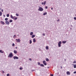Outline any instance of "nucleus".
Returning <instances> with one entry per match:
<instances>
[{
  "label": "nucleus",
  "instance_id": "09e8293b",
  "mask_svg": "<svg viewBox=\"0 0 76 76\" xmlns=\"http://www.w3.org/2000/svg\"><path fill=\"white\" fill-rule=\"evenodd\" d=\"M3 16H4V17H5V15H3Z\"/></svg>",
  "mask_w": 76,
  "mask_h": 76
},
{
  "label": "nucleus",
  "instance_id": "2f4dec72",
  "mask_svg": "<svg viewBox=\"0 0 76 76\" xmlns=\"http://www.w3.org/2000/svg\"><path fill=\"white\" fill-rule=\"evenodd\" d=\"M22 69H23V68H22V67H20V70H22Z\"/></svg>",
  "mask_w": 76,
  "mask_h": 76
},
{
  "label": "nucleus",
  "instance_id": "c756f323",
  "mask_svg": "<svg viewBox=\"0 0 76 76\" xmlns=\"http://www.w3.org/2000/svg\"><path fill=\"white\" fill-rule=\"evenodd\" d=\"M15 45V44L13 43L12 44V46H13V47H14Z\"/></svg>",
  "mask_w": 76,
  "mask_h": 76
},
{
  "label": "nucleus",
  "instance_id": "f03ea898",
  "mask_svg": "<svg viewBox=\"0 0 76 76\" xmlns=\"http://www.w3.org/2000/svg\"><path fill=\"white\" fill-rule=\"evenodd\" d=\"M8 57H10V58H12L13 57V54H12V53H10Z\"/></svg>",
  "mask_w": 76,
  "mask_h": 76
},
{
  "label": "nucleus",
  "instance_id": "864d4df0",
  "mask_svg": "<svg viewBox=\"0 0 76 76\" xmlns=\"http://www.w3.org/2000/svg\"><path fill=\"white\" fill-rule=\"evenodd\" d=\"M58 74H59V73L58 72Z\"/></svg>",
  "mask_w": 76,
  "mask_h": 76
},
{
  "label": "nucleus",
  "instance_id": "39448f33",
  "mask_svg": "<svg viewBox=\"0 0 76 76\" xmlns=\"http://www.w3.org/2000/svg\"><path fill=\"white\" fill-rule=\"evenodd\" d=\"M13 58L14 60L15 59H19V58L16 56H14Z\"/></svg>",
  "mask_w": 76,
  "mask_h": 76
},
{
  "label": "nucleus",
  "instance_id": "6e6552de",
  "mask_svg": "<svg viewBox=\"0 0 76 76\" xmlns=\"http://www.w3.org/2000/svg\"><path fill=\"white\" fill-rule=\"evenodd\" d=\"M45 4H46V1H45L44 3V2H42V5H43L44 4V5H45Z\"/></svg>",
  "mask_w": 76,
  "mask_h": 76
},
{
  "label": "nucleus",
  "instance_id": "49530a36",
  "mask_svg": "<svg viewBox=\"0 0 76 76\" xmlns=\"http://www.w3.org/2000/svg\"><path fill=\"white\" fill-rule=\"evenodd\" d=\"M32 72H33V71H35V70H32Z\"/></svg>",
  "mask_w": 76,
  "mask_h": 76
},
{
  "label": "nucleus",
  "instance_id": "bb28decb",
  "mask_svg": "<svg viewBox=\"0 0 76 76\" xmlns=\"http://www.w3.org/2000/svg\"><path fill=\"white\" fill-rule=\"evenodd\" d=\"M18 19V18L17 17H16L14 18V20H17Z\"/></svg>",
  "mask_w": 76,
  "mask_h": 76
},
{
  "label": "nucleus",
  "instance_id": "5701e85b",
  "mask_svg": "<svg viewBox=\"0 0 76 76\" xmlns=\"http://www.w3.org/2000/svg\"><path fill=\"white\" fill-rule=\"evenodd\" d=\"M46 50H48V46H46Z\"/></svg>",
  "mask_w": 76,
  "mask_h": 76
},
{
  "label": "nucleus",
  "instance_id": "412c9836",
  "mask_svg": "<svg viewBox=\"0 0 76 76\" xmlns=\"http://www.w3.org/2000/svg\"><path fill=\"white\" fill-rule=\"evenodd\" d=\"M12 22H13V20H10V23Z\"/></svg>",
  "mask_w": 76,
  "mask_h": 76
},
{
  "label": "nucleus",
  "instance_id": "a19ab883",
  "mask_svg": "<svg viewBox=\"0 0 76 76\" xmlns=\"http://www.w3.org/2000/svg\"><path fill=\"white\" fill-rule=\"evenodd\" d=\"M73 73H74V74H76V71L74 72H73Z\"/></svg>",
  "mask_w": 76,
  "mask_h": 76
},
{
  "label": "nucleus",
  "instance_id": "3c124183",
  "mask_svg": "<svg viewBox=\"0 0 76 76\" xmlns=\"http://www.w3.org/2000/svg\"><path fill=\"white\" fill-rule=\"evenodd\" d=\"M64 61H66V59H64Z\"/></svg>",
  "mask_w": 76,
  "mask_h": 76
},
{
  "label": "nucleus",
  "instance_id": "4468645a",
  "mask_svg": "<svg viewBox=\"0 0 76 76\" xmlns=\"http://www.w3.org/2000/svg\"><path fill=\"white\" fill-rule=\"evenodd\" d=\"M14 54H17V51L15 50H14Z\"/></svg>",
  "mask_w": 76,
  "mask_h": 76
},
{
  "label": "nucleus",
  "instance_id": "4d7b16f0",
  "mask_svg": "<svg viewBox=\"0 0 76 76\" xmlns=\"http://www.w3.org/2000/svg\"><path fill=\"white\" fill-rule=\"evenodd\" d=\"M0 10H1V9H0Z\"/></svg>",
  "mask_w": 76,
  "mask_h": 76
},
{
  "label": "nucleus",
  "instance_id": "2eb2a0df",
  "mask_svg": "<svg viewBox=\"0 0 76 76\" xmlns=\"http://www.w3.org/2000/svg\"><path fill=\"white\" fill-rule=\"evenodd\" d=\"M35 37V35H32V36H31V38H34Z\"/></svg>",
  "mask_w": 76,
  "mask_h": 76
},
{
  "label": "nucleus",
  "instance_id": "dca6fc26",
  "mask_svg": "<svg viewBox=\"0 0 76 76\" xmlns=\"http://www.w3.org/2000/svg\"><path fill=\"white\" fill-rule=\"evenodd\" d=\"M47 12H45L44 13H43V15L44 16H45V15H47Z\"/></svg>",
  "mask_w": 76,
  "mask_h": 76
},
{
  "label": "nucleus",
  "instance_id": "cd10ccee",
  "mask_svg": "<svg viewBox=\"0 0 76 76\" xmlns=\"http://www.w3.org/2000/svg\"><path fill=\"white\" fill-rule=\"evenodd\" d=\"M73 63L75 64L76 63V61H75L73 62Z\"/></svg>",
  "mask_w": 76,
  "mask_h": 76
},
{
  "label": "nucleus",
  "instance_id": "473e14b6",
  "mask_svg": "<svg viewBox=\"0 0 76 76\" xmlns=\"http://www.w3.org/2000/svg\"><path fill=\"white\" fill-rule=\"evenodd\" d=\"M10 16H11V18H12H12H13V16L12 15H10Z\"/></svg>",
  "mask_w": 76,
  "mask_h": 76
},
{
  "label": "nucleus",
  "instance_id": "0eeeda50",
  "mask_svg": "<svg viewBox=\"0 0 76 76\" xmlns=\"http://www.w3.org/2000/svg\"><path fill=\"white\" fill-rule=\"evenodd\" d=\"M43 63L44 64L45 66H46L47 65V63H46V61H43Z\"/></svg>",
  "mask_w": 76,
  "mask_h": 76
},
{
  "label": "nucleus",
  "instance_id": "f8f14e48",
  "mask_svg": "<svg viewBox=\"0 0 76 76\" xmlns=\"http://www.w3.org/2000/svg\"><path fill=\"white\" fill-rule=\"evenodd\" d=\"M33 42H36V39H35V38L33 39Z\"/></svg>",
  "mask_w": 76,
  "mask_h": 76
},
{
  "label": "nucleus",
  "instance_id": "a18cd8bd",
  "mask_svg": "<svg viewBox=\"0 0 76 76\" xmlns=\"http://www.w3.org/2000/svg\"><path fill=\"white\" fill-rule=\"evenodd\" d=\"M1 12H3V10H1Z\"/></svg>",
  "mask_w": 76,
  "mask_h": 76
},
{
  "label": "nucleus",
  "instance_id": "aec40b11",
  "mask_svg": "<svg viewBox=\"0 0 76 76\" xmlns=\"http://www.w3.org/2000/svg\"><path fill=\"white\" fill-rule=\"evenodd\" d=\"M40 66H41V67H44V65L43 64H40Z\"/></svg>",
  "mask_w": 76,
  "mask_h": 76
},
{
  "label": "nucleus",
  "instance_id": "9b49d317",
  "mask_svg": "<svg viewBox=\"0 0 76 76\" xmlns=\"http://www.w3.org/2000/svg\"><path fill=\"white\" fill-rule=\"evenodd\" d=\"M0 53H2V54L4 53V52H3V51H2V50H0Z\"/></svg>",
  "mask_w": 76,
  "mask_h": 76
},
{
  "label": "nucleus",
  "instance_id": "6e6d98bb",
  "mask_svg": "<svg viewBox=\"0 0 76 76\" xmlns=\"http://www.w3.org/2000/svg\"><path fill=\"white\" fill-rule=\"evenodd\" d=\"M75 16H76V15H75Z\"/></svg>",
  "mask_w": 76,
  "mask_h": 76
},
{
  "label": "nucleus",
  "instance_id": "de8ad7c7",
  "mask_svg": "<svg viewBox=\"0 0 76 76\" xmlns=\"http://www.w3.org/2000/svg\"><path fill=\"white\" fill-rule=\"evenodd\" d=\"M51 10H53V7H52L51 8Z\"/></svg>",
  "mask_w": 76,
  "mask_h": 76
},
{
  "label": "nucleus",
  "instance_id": "9d476101",
  "mask_svg": "<svg viewBox=\"0 0 76 76\" xmlns=\"http://www.w3.org/2000/svg\"><path fill=\"white\" fill-rule=\"evenodd\" d=\"M1 23L2 25H4V22L3 21H1Z\"/></svg>",
  "mask_w": 76,
  "mask_h": 76
},
{
  "label": "nucleus",
  "instance_id": "4c0bfd02",
  "mask_svg": "<svg viewBox=\"0 0 76 76\" xmlns=\"http://www.w3.org/2000/svg\"><path fill=\"white\" fill-rule=\"evenodd\" d=\"M50 76H53L54 75L53 74H50Z\"/></svg>",
  "mask_w": 76,
  "mask_h": 76
},
{
  "label": "nucleus",
  "instance_id": "603ef678",
  "mask_svg": "<svg viewBox=\"0 0 76 76\" xmlns=\"http://www.w3.org/2000/svg\"><path fill=\"white\" fill-rule=\"evenodd\" d=\"M17 47H16V48H15L16 49H17Z\"/></svg>",
  "mask_w": 76,
  "mask_h": 76
},
{
  "label": "nucleus",
  "instance_id": "393cba45",
  "mask_svg": "<svg viewBox=\"0 0 76 76\" xmlns=\"http://www.w3.org/2000/svg\"><path fill=\"white\" fill-rule=\"evenodd\" d=\"M5 20H8V18H6L5 19Z\"/></svg>",
  "mask_w": 76,
  "mask_h": 76
},
{
  "label": "nucleus",
  "instance_id": "a211bd4d",
  "mask_svg": "<svg viewBox=\"0 0 76 76\" xmlns=\"http://www.w3.org/2000/svg\"><path fill=\"white\" fill-rule=\"evenodd\" d=\"M33 32H31L30 34V35L31 36V35H33Z\"/></svg>",
  "mask_w": 76,
  "mask_h": 76
},
{
  "label": "nucleus",
  "instance_id": "f704fd0d",
  "mask_svg": "<svg viewBox=\"0 0 76 76\" xmlns=\"http://www.w3.org/2000/svg\"><path fill=\"white\" fill-rule=\"evenodd\" d=\"M15 37H16V35H14L13 36L14 38H15Z\"/></svg>",
  "mask_w": 76,
  "mask_h": 76
},
{
  "label": "nucleus",
  "instance_id": "e433bc0d",
  "mask_svg": "<svg viewBox=\"0 0 76 76\" xmlns=\"http://www.w3.org/2000/svg\"><path fill=\"white\" fill-rule=\"evenodd\" d=\"M57 22H59L60 21V19H58L57 20Z\"/></svg>",
  "mask_w": 76,
  "mask_h": 76
},
{
  "label": "nucleus",
  "instance_id": "c03bdc74",
  "mask_svg": "<svg viewBox=\"0 0 76 76\" xmlns=\"http://www.w3.org/2000/svg\"><path fill=\"white\" fill-rule=\"evenodd\" d=\"M29 60L31 61L32 60V59L31 58H29Z\"/></svg>",
  "mask_w": 76,
  "mask_h": 76
},
{
  "label": "nucleus",
  "instance_id": "6ab92c4d",
  "mask_svg": "<svg viewBox=\"0 0 76 76\" xmlns=\"http://www.w3.org/2000/svg\"><path fill=\"white\" fill-rule=\"evenodd\" d=\"M46 60L47 61H49V59H48V58H46Z\"/></svg>",
  "mask_w": 76,
  "mask_h": 76
},
{
  "label": "nucleus",
  "instance_id": "7c9ffc66",
  "mask_svg": "<svg viewBox=\"0 0 76 76\" xmlns=\"http://www.w3.org/2000/svg\"><path fill=\"white\" fill-rule=\"evenodd\" d=\"M38 65H39H39H40V63L38 62Z\"/></svg>",
  "mask_w": 76,
  "mask_h": 76
},
{
  "label": "nucleus",
  "instance_id": "8fccbe9b",
  "mask_svg": "<svg viewBox=\"0 0 76 76\" xmlns=\"http://www.w3.org/2000/svg\"><path fill=\"white\" fill-rule=\"evenodd\" d=\"M61 69H62V66H61Z\"/></svg>",
  "mask_w": 76,
  "mask_h": 76
},
{
  "label": "nucleus",
  "instance_id": "b1692460",
  "mask_svg": "<svg viewBox=\"0 0 76 76\" xmlns=\"http://www.w3.org/2000/svg\"><path fill=\"white\" fill-rule=\"evenodd\" d=\"M74 67L75 68H76V64H75V65H74Z\"/></svg>",
  "mask_w": 76,
  "mask_h": 76
},
{
  "label": "nucleus",
  "instance_id": "20e7f679",
  "mask_svg": "<svg viewBox=\"0 0 76 76\" xmlns=\"http://www.w3.org/2000/svg\"><path fill=\"white\" fill-rule=\"evenodd\" d=\"M16 41V42H20V40L19 39H15Z\"/></svg>",
  "mask_w": 76,
  "mask_h": 76
},
{
  "label": "nucleus",
  "instance_id": "423d86ee",
  "mask_svg": "<svg viewBox=\"0 0 76 76\" xmlns=\"http://www.w3.org/2000/svg\"><path fill=\"white\" fill-rule=\"evenodd\" d=\"M5 23L7 25H9V24H10V23L8 21H5Z\"/></svg>",
  "mask_w": 76,
  "mask_h": 76
},
{
  "label": "nucleus",
  "instance_id": "4be33fe9",
  "mask_svg": "<svg viewBox=\"0 0 76 76\" xmlns=\"http://www.w3.org/2000/svg\"><path fill=\"white\" fill-rule=\"evenodd\" d=\"M1 15H2V12H0V16H1Z\"/></svg>",
  "mask_w": 76,
  "mask_h": 76
},
{
  "label": "nucleus",
  "instance_id": "ddd939ff",
  "mask_svg": "<svg viewBox=\"0 0 76 76\" xmlns=\"http://www.w3.org/2000/svg\"><path fill=\"white\" fill-rule=\"evenodd\" d=\"M66 42H67V41H62V43L63 44H66Z\"/></svg>",
  "mask_w": 76,
  "mask_h": 76
},
{
  "label": "nucleus",
  "instance_id": "ea45409f",
  "mask_svg": "<svg viewBox=\"0 0 76 76\" xmlns=\"http://www.w3.org/2000/svg\"><path fill=\"white\" fill-rule=\"evenodd\" d=\"M2 73H4V71H2Z\"/></svg>",
  "mask_w": 76,
  "mask_h": 76
},
{
  "label": "nucleus",
  "instance_id": "a878e982",
  "mask_svg": "<svg viewBox=\"0 0 76 76\" xmlns=\"http://www.w3.org/2000/svg\"><path fill=\"white\" fill-rule=\"evenodd\" d=\"M7 17H9V14H8L7 15Z\"/></svg>",
  "mask_w": 76,
  "mask_h": 76
},
{
  "label": "nucleus",
  "instance_id": "1a4fd4ad",
  "mask_svg": "<svg viewBox=\"0 0 76 76\" xmlns=\"http://www.w3.org/2000/svg\"><path fill=\"white\" fill-rule=\"evenodd\" d=\"M66 74L67 75H70V73L69 71H67L66 72Z\"/></svg>",
  "mask_w": 76,
  "mask_h": 76
},
{
  "label": "nucleus",
  "instance_id": "c85d7f7f",
  "mask_svg": "<svg viewBox=\"0 0 76 76\" xmlns=\"http://www.w3.org/2000/svg\"><path fill=\"white\" fill-rule=\"evenodd\" d=\"M16 15L17 16H19V14H16Z\"/></svg>",
  "mask_w": 76,
  "mask_h": 76
},
{
  "label": "nucleus",
  "instance_id": "5fc2aeb1",
  "mask_svg": "<svg viewBox=\"0 0 76 76\" xmlns=\"http://www.w3.org/2000/svg\"><path fill=\"white\" fill-rule=\"evenodd\" d=\"M18 36H19V34L17 35Z\"/></svg>",
  "mask_w": 76,
  "mask_h": 76
},
{
  "label": "nucleus",
  "instance_id": "7ed1b4c3",
  "mask_svg": "<svg viewBox=\"0 0 76 76\" xmlns=\"http://www.w3.org/2000/svg\"><path fill=\"white\" fill-rule=\"evenodd\" d=\"M61 41H59L58 43V46L59 47H61Z\"/></svg>",
  "mask_w": 76,
  "mask_h": 76
},
{
  "label": "nucleus",
  "instance_id": "f257e3e1",
  "mask_svg": "<svg viewBox=\"0 0 76 76\" xmlns=\"http://www.w3.org/2000/svg\"><path fill=\"white\" fill-rule=\"evenodd\" d=\"M38 10L39 11H40V12H42V11H43V10H44V9L42 8V7H39Z\"/></svg>",
  "mask_w": 76,
  "mask_h": 76
},
{
  "label": "nucleus",
  "instance_id": "37998d69",
  "mask_svg": "<svg viewBox=\"0 0 76 76\" xmlns=\"http://www.w3.org/2000/svg\"><path fill=\"white\" fill-rule=\"evenodd\" d=\"M45 34H43V36H45Z\"/></svg>",
  "mask_w": 76,
  "mask_h": 76
},
{
  "label": "nucleus",
  "instance_id": "f3484780",
  "mask_svg": "<svg viewBox=\"0 0 76 76\" xmlns=\"http://www.w3.org/2000/svg\"><path fill=\"white\" fill-rule=\"evenodd\" d=\"M32 43V40H29V44H31V43Z\"/></svg>",
  "mask_w": 76,
  "mask_h": 76
},
{
  "label": "nucleus",
  "instance_id": "72a5a7b5",
  "mask_svg": "<svg viewBox=\"0 0 76 76\" xmlns=\"http://www.w3.org/2000/svg\"><path fill=\"white\" fill-rule=\"evenodd\" d=\"M10 76V74H8L7 75V76Z\"/></svg>",
  "mask_w": 76,
  "mask_h": 76
},
{
  "label": "nucleus",
  "instance_id": "c9c22d12",
  "mask_svg": "<svg viewBox=\"0 0 76 76\" xmlns=\"http://www.w3.org/2000/svg\"><path fill=\"white\" fill-rule=\"evenodd\" d=\"M15 16L13 17V18L12 19H15Z\"/></svg>",
  "mask_w": 76,
  "mask_h": 76
},
{
  "label": "nucleus",
  "instance_id": "58836bf2",
  "mask_svg": "<svg viewBox=\"0 0 76 76\" xmlns=\"http://www.w3.org/2000/svg\"><path fill=\"white\" fill-rule=\"evenodd\" d=\"M74 19L75 20H76V17H74Z\"/></svg>",
  "mask_w": 76,
  "mask_h": 76
},
{
  "label": "nucleus",
  "instance_id": "79ce46f5",
  "mask_svg": "<svg viewBox=\"0 0 76 76\" xmlns=\"http://www.w3.org/2000/svg\"><path fill=\"white\" fill-rule=\"evenodd\" d=\"M48 7H47V6H46L45 9H48Z\"/></svg>",
  "mask_w": 76,
  "mask_h": 76
}]
</instances>
